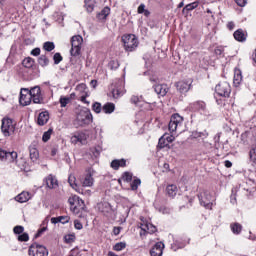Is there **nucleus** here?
<instances>
[{
    "mask_svg": "<svg viewBox=\"0 0 256 256\" xmlns=\"http://www.w3.org/2000/svg\"><path fill=\"white\" fill-rule=\"evenodd\" d=\"M38 63L41 67H47V65H49V58H47L45 55H42L38 58Z\"/></svg>",
    "mask_w": 256,
    "mask_h": 256,
    "instance_id": "473e14b6",
    "label": "nucleus"
},
{
    "mask_svg": "<svg viewBox=\"0 0 256 256\" xmlns=\"http://www.w3.org/2000/svg\"><path fill=\"white\" fill-rule=\"evenodd\" d=\"M205 102L203 101H197L193 104V108L198 110V111H205Z\"/></svg>",
    "mask_w": 256,
    "mask_h": 256,
    "instance_id": "f704fd0d",
    "label": "nucleus"
},
{
    "mask_svg": "<svg viewBox=\"0 0 256 256\" xmlns=\"http://www.w3.org/2000/svg\"><path fill=\"white\" fill-rule=\"evenodd\" d=\"M163 173H169V163H164L163 164Z\"/></svg>",
    "mask_w": 256,
    "mask_h": 256,
    "instance_id": "338daca9",
    "label": "nucleus"
},
{
    "mask_svg": "<svg viewBox=\"0 0 256 256\" xmlns=\"http://www.w3.org/2000/svg\"><path fill=\"white\" fill-rule=\"evenodd\" d=\"M250 159L254 163V167L256 168V148L250 150Z\"/></svg>",
    "mask_w": 256,
    "mask_h": 256,
    "instance_id": "8fccbe9b",
    "label": "nucleus"
},
{
    "mask_svg": "<svg viewBox=\"0 0 256 256\" xmlns=\"http://www.w3.org/2000/svg\"><path fill=\"white\" fill-rule=\"evenodd\" d=\"M112 95L114 99H119V97H122V95H125V88L122 86L120 88L113 89Z\"/></svg>",
    "mask_w": 256,
    "mask_h": 256,
    "instance_id": "393cba45",
    "label": "nucleus"
},
{
    "mask_svg": "<svg viewBox=\"0 0 256 256\" xmlns=\"http://www.w3.org/2000/svg\"><path fill=\"white\" fill-rule=\"evenodd\" d=\"M71 103V97L61 96L60 97V105L61 107H67Z\"/></svg>",
    "mask_w": 256,
    "mask_h": 256,
    "instance_id": "4c0bfd02",
    "label": "nucleus"
},
{
    "mask_svg": "<svg viewBox=\"0 0 256 256\" xmlns=\"http://www.w3.org/2000/svg\"><path fill=\"white\" fill-rule=\"evenodd\" d=\"M43 49H44V51L51 52V51H53V49H55V43L50 42V41L45 42L43 44Z\"/></svg>",
    "mask_w": 256,
    "mask_h": 256,
    "instance_id": "e433bc0d",
    "label": "nucleus"
},
{
    "mask_svg": "<svg viewBox=\"0 0 256 256\" xmlns=\"http://www.w3.org/2000/svg\"><path fill=\"white\" fill-rule=\"evenodd\" d=\"M131 103H133L134 105H137V103H140L141 102V97L139 96H132L131 99H130Z\"/></svg>",
    "mask_w": 256,
    "mask_h": 256,
    "instance_id": "13d9d810",
    "label": "nucleus"
},
{
    "mask_svg": "<svg viewBox=\"0 0 256 256\" xmlns=\"http://www.w3.org/2000/svg\"><path fill=\"white\" fill-rule=\"evenodd\" d=\"M127 247V244L125 242H119L116 243L113 247L114 251H123Z\"/></svg>",
    "mask_w": 256,
    "mask_h": 256,
    "instance_id": "37998d69",
    "label": "nucleus"
},
{
    "mask_svg": "<svg viewBox=\"0 0 256 256\" xmlns=\"http://www.w3.org/2000/svg\"><path fill=\"white\" fill-rule=\"evenodd\" d=\"M29 256H49V250L44 245L33 243L28 250Z\"/></svg>",
    "mask_w": 256,
    "mask_h": 256,
    "instance_id": "39448f33",
    "label": "nucleus"
},
{
    "mask_svg": "<svg viewBox=\"0 0 256 256\" xmlns=\"http://www.w3.org/2000/svg\"><path fill=\"white\" fill-rule=\"evenodd\" d=\"M110 69H119V61L112 60L109 62Z\"/></svg>",
    "mask_w": 256,
    "mask_h": 256,
    "instance_id": "603ef678",
    "label": "nucleus"
},
{
    "mask_svg": "<svg viewBox=\"0 0 256 256\" xmlns=\"http://www.w3.org/2000/svg\"><path fill=\"white\" fill-rule=\"evenodd\" d=\"M139 185H141V179L136 178L131 183V189L132 191H137L139 189Z\"/></svg>",
    "mask_w": 256,
    "mask_h": 256,
    "instance_id": "79ce46f5",
    "label": "nucleus"
},
{
    "mask_svg": "<svg viewBox=\"0 0 256 256\" xmlns=\"http://www.w3.org/2000/svg\"><path fill=\"white\" fill-rule=\"evenodd\" d=\"M163 249H165V244L163 242H157L150 250L151 256H162Z\"/></svg>",
    "mask_w": 256,
    "mask_h": 256,
    "instance_id": "4468645a",
    "label": "nucleus"
},
{
    "mask_svg": "<svg viewBox=\"0 0 256 256\" xmlns=\"http://www.w3.org/2000/svg\"><path fill=\"white\" fill-rule=\"evenodd\" d=\"M197 7H199V3L198 2H193V3H190L188 5H186L184 8H183V11H193V9H197Z\"/></svg>",
    "mask_w": 256,
    "mask_h": 256,
    "instance_id": "58836bf2",
    "label": "nucleus"
},
{
    "mask_svg": "<svg viewBox=\"0 0 256 256\" xmlns=\"http://www.w3.org/2000/svg\"><path fill=\"white\" fill-rule=\"evenodd\" d=\"M30 55H33V57H39V55H41V48H34L30 52Z\"/></svg>",
    "mask_w": 256,
    "mask_h": 256,
    "instance_id": "6e6d98bb",
    "label": "nucleus"
},
{
    "mask_svg": "<svg viewBox=\"0 0 256 256\" xmlns=\"http://www.w3.org/2000/svg\"><path fill=\"white\" fill-rule=\"evenodd\" d=\"M97 207L100 213H103L106 217H111V215H113V208L109 202H100Z\"/></svg>",
    "mask_w": 256,
    "mask_h": 256,
    "instance_id": "ddd939ff",
    "label": "nucleus"
},
{
    "mask_svg": "<svg viewBox=\"0 0 256 256\" xmlns=\"http://www.w3.org/2000/svg\"><path fill=\"white\" fill-rule=\"evenodd\" d=\"M233 35H234V39L236 41H239L240 43H243V41L247 39V34L244 33L242 29L236 30Z\"/></svg>",
    "mask_w": 256,
    "mask_h": 256,
    "instance_id": "aec40b11",
    "label": "nucleus"
},
{
    "mask_svg": "<svg viewBox=\"0 0 256 256\" xmlns=\"http://www.w3.org/2000/svg\"><path fill=\"white\" fill-rule=\"evenodd\" d=\"M168 129L172 135L177 132L183 133V131H185V120L179 114L172 115L168 124Z\"/></svg>",
    "mask_w": 256,
    "mask_h": 256,
    "instance_id": "f257e3e1",
    "label": "nucleus"
},
{
    "mask_svg": "<svg viewBox=\"0 0 256 256\" xmlns=\"http://www.w3.org/2000/svg\"><path fill=\"white\" fill-rule=\"evenodd\" d=\"M215 92L220 97H229L231 95V85L229 82H220L218 85H216Z\"/></svg>",
    "mask_w": 256,
    "mask_h": 256,
    "instance_id": "0eeeda50",
    "label": "nucleus"
},
{
    "mask_svg": "<svg viewBox=\"0 0 256 256\" xmlns=\"http://www.w3.org/2000/svg\"><path fill=\"white\" fill-rule=\"evenodd\" d=\"M53 59H54L55 65H59V63H61V61H63V56H61L60 53H55L53 56Z\"/></svg>",
    "mask_w": 256,
    "mask_h": 256,
    "instance_id": "49530a36",
    "label": "nucleus"
},
{
    "mask_svg": "<svg viewBox=\"0 0 256 256\" xmlns=\"http://www.w3.org/2000/svg\"><path fill=\"white\" fill-rule=\"evenodd\" d=\"M92 109L95 113H101V111H103V107H101V103L99 102H95L93 105H92Z\"/></svg>",
    "mask_w": 256,
    "mask_h": 256,
    "instance_id": "a18cd8bd",
    "label": "nucleus"
},
{
    "mask_svg": "<svg viewBox=\"0 0 256 256\" xmlns=\"http://www.w3.org/2000/svg\"><path fill=\"white\" fill-rule=\"evenodd\" d=\"M121 39L123 47L128 53L135 51L139 47V39L134 34H124Z\"/></svg>",
    "mask_w": 256,
    "mask_h": 256,
    "instance_id": "f03ea898",
    "label": "nucleus"
},
{
    "mask_svg": "<svg viewBox=\"0 0 256 256\" xmlns=\"http://www.w3.org/2000/svg\"><path fill=\"white\" fill-rule=\"evenodd\" d=\"M59 219L62 225H65V223H69V221H71V217L69 216H59Z\"/></svg>",
    "mask_w": 256,
    "mask_h": 256,
    "instance_id": "5fc2aeb1",
    "label": "nucleus"
},
{
    "mask_svg": "<svg viewBox=\"0 0 256 256\" xmlns=\"http://www.w3.org/2000/svg\"><path fill=\"white\" fill-rule=\"evenodd\" d=\"M75 181H76L75 176L70 175L68 177V183H69L70 187H72V189H75V191H77V189H79V186H77V183Z\"/></svg>",
    "mask_w": 256,
    "mask_h": 256,
    "instance_id": "72a5a7b5",
    "label": "nucleus"
},
{
    "mask_svg": "<svg viewBox=\"0 0 256 256\" xmlns=\"http://www.w3.org/2000/svg\"><path fill=\"white\" fill-rule=\"evenodd\" d=\"M4 161H7L8 163H15V161H17V152H7Z\"/></svg>",
    "mask_w": 256,
    "mask_h": 256,
    "instance_id": "c85d7f7f",
    "label": "nucleus"
},
{
    "mask_svg": "<svg viewBox=\"0 0 256 256\" xmlns=\"http://www.w3.org/2000/svg\"><path fill=\"white\" fill-rule=\"evenodd\" d=\"M231 227V231L235 234V235H239V233H241L243 226H241V224L239 223H233L230 225Z\"/></svg>",
    "mask_w": 256,
    "mask_h": 256,
    "instance_id": "2f4dec72",
    "label": "nucleus"
},
{
    "mask_svg": "<svg viewBox=\"0 0 256 256\" xmlns=\"http://www.w3.org/2000/svg\"><path fill=\"white\" fill-rule=\"evenodd\" d=\"M1 131L4 137H11L15 133V122L10 118H3Z\"/></svg>",
    "mask_w": 256,
    "mask_h": 256,
    "instance_id": "20e7f679",
    "label": "nucleus"
},
{
    "mask_svg": "<svg viewBox=\"0 0 256 256\" xmlns=\"http://www.w3.org/2000/svg\"><path fill=\"white\" fill-rule=\"evenodd\" d=\"M85 209V201L79 198V201L76 202V205L73 207L74 213H79V211H83Z\"/></svg>",
    "mask_w": 256,
    "mask_h": 256,
    "instance_id": "a878e982",
    "label": "nucleus"
},
{
    "mask_svg": "<svg viewBox=\"0 0 256 256\" xmlns=\"http://www.w3.org/2000/svg\"><path fill=\"white\" fill-rule=\"evenodd\" d=\"M76 191H78L81 195H85L86 197H91L92 195V192L90 189L78 188Z\"/></svg>",
    "mask_w": 256,
    "mask_h": 256,
    "instance_id": "c03bdc74",
    "label": "nucleus"
},
{
    "mask_svg": "<svg viewBox=\"0 0 256 256\" xmlns=\"http://www.w3.org/2000/svg\"><path fill=\"white\" fill-rule=\"evenodd\" d=\"M111 14V8L104 7L100 13H98V19H107L109 15Z\"/></svg>",
    "mask_w": 256,
    "mask_h": 256,
    "instance_id": "bb28decb",
    "label": "nucleus"
},
{
    "mask_svg": "<svg viewBox=\"0 0 256 256\" xmlns=\"http://www.w3.org/2000/svg\"><path fill=\"white\" fill-rule=\"evenodd\" d=\"M87 139H89V135H87L85 132H75L70 141L74 145H77V143L85 145L87 143Z\"/></svg>",
    "mask_w": 256,
    "mask_h": 256,
    "instance_id": "1a4fd4ad",
    "label": "nucleus"
},
{
    "mask_svg": "<svg viewBox=\"0 0 256 256\" xmlns=\"http://www.w3.org/2000/svg\"><path fill=\"white\" fill-rule=\"evenodd\" d=\"M74 227H75V229H77L78 231H81V229H83V224H82L79 220H75V221H74Z\"/></svg>",
    "mask_w": 256,
    "mask_h": 256,
    "instance_id": "bf43d9fd",
    "label": "nucleus"
},
{
    "mask_svg": "<svg viewBox=\"0 0 256 256\" xmlns=\"http://www.w3.org/2000/svg\"><path fill=\"white\" fill-rule=\"evenodd\" d=\"M86 7V11L88 13H93V9H95V4L91 3V4H85Z\"/></svg>",
    "mask_w": 256,
    "mask_h": 256,
    "instance_id": "052dcab7",
    "label": "nucleus"
},
{
    "mask_svg": "<svg viewBox=\"0 0 256 256\" xmlns=\"http://www.w3.org/2000/svg\"><path fill=\"white\" fill-rule=\"evenodd\" d=\"M77 201H79V196H77V195L71 196L68 199V203L70 204L71 209H73V207H75L77 205Z\"/></svg>",
    "mask_w": 256,
    "mask_h": 256,
    "instance_id": "ea45409f",
    "label": "nucleus"
},
{
    "mask_svg": "<svg viewBox=\"0 0 256 256\" xmlns=\"http://www.w3.org/2000/svg\"><path fill=\"white\" fill-rule=\"evenodd\" d=\"M198 199L200 204L205 207V209H212L213 202H211V194L207 191H202L198 194Z\"/></svg>",
    "mask_w": 256,
    "mask_h": 256,
    "instance_id": "6e6552de",
    "label": "nucleus"
},
{
    "mask_svg": "<svg viewBox=\"0 0 256 256\" xmlns=\"http://www.w3.org/2000/svg\"><path fill=\"white\" fill-rule=\"evenodd\" d=\"M192 83H193L192 79L181 80L176 83V88L180 93H187L189 89H191Z\"/></svg>",
    "mask_w": 256,
    "mask_h": 256,
    "instance_id": "f8f14e48",
    "label": "nucleus"
},
{
    "mask_svg": "<svg viewBox=\"0 0 256 256\" xmlns=\"http://www.w3.org/2000/svg\"><path fill=\"white\" fill-rule=\"evenodd\" d=\"M82 187H93L95 183V179L93 178V174L87 173L84 178L81 180Z\"/></svg>",
    "mask_w": 256,
    "mask_h": 256,
    "instance_id": "dca6fc26",
    "label": "nucleus"
},
{
    "mask_svg": "<svg viewBox=\"0 0 256 256\" xmlns=\"http://www.w3.org/2000/svg\"><path fill=\"white\" fill-rule=\"evenodd\" d=\"M235 3H237L239 7H245V5H247V0H235Z\"/></svg>",
    "mask_w": 256,
    "mask_h": 256,
    "instance_id": "0e129e2a",
    "label": "nucleus"
},
{
    "mask_svg": "<svg viewBox=\"0 0 256 256\" xmlns=\"http://www.w3.org/2000/svg\"><path fill=\"white\" fill-rule=\"evenodd\" d=\"M22 65L26 69H31V67H33V65H35V60L31 57H27L22 61Z\"/></svg>",
    "mask_w": 256,
    "mask_h": 256,
    "instance_id": "7c9ffc66",
    "label": "nucleus"
},
{
    "mask_svg": "<svg viewBox=\"0 0 256 256\" xmlns=\"http://www.w3.org/2000/svg\"><path fill=\"white\" fill-rule=\"evenodd\" d=\"M241 81H243V74L239 68H235L233 80L235 87H239V85H241Z\"/></svg>",
    "mask_w": 256,
    "mask_h": 256,
    "instance_id": "f3484780",
    "label": "nucleus"
},
{
    "mask_svg": "<svg viewBox=\"0 0 256 256\" xmlns=\"http://www.w3.org/2000/svg\"><path fill=\"white\" fill-rule=\"evenodd\" d=\"M178 191L179 190L177 189V186L174 184L168 185L166 187V193H167L168 197H172V198L175 197L177 195Z\"/></svg>",
    "mask_w": 256,
    "mask_h": 256,
    "instance_id": "b1692460",
    "label": "nucleus"
},
{
    "mask_svg": "<svg viewBox=\"0 0 256 256\" xmlns=\"http://www.w3.org/2000/svg\"><path fill=\"white\" fill-rule=\"evenodd\" d=\"M29 151H30L31 161H33V162L37 161V159H39V150H37V148H35V147H30Z\"/></svg>",
    "mask_w": 256,
    "mask_h": 256,
    "instance_id": "c756f323",
    "label": "nucleus"
},
{
    "mask_svg": "<svg viewBox=\"0 0 256 256\" xmlns=\"http://www.w3.org/2000/svg\"><path fill=\"white\" fill-rule=\"evenodd\" d=\"M7 151L0 149V161H5L6 157H7Z\"/></svg>",
    "mask_w": 256,
    "mask_h": 256,
    "instance_id": "680f3d73",
    "label": "nucleus"
},
{
    "mask_svg": "<svg viewBox=\"0 0 256 256\" xmlns=\"http://www.w3.org/2000/svg\"><path fill=\"white\" fill-rule=\"evenodd\" d=\"M145 11H146L145 4H140L138 7V13L143 14V12H145Z\"/></svg>",
    "mask_w": 256,
    "mask_h": 256,
    "instance_id": "69168bd1",
    "label": "nucleus"
},
{
    "mask_svg": "<svg viewBox=\"0 0 256 256\" xmlns=\"http://www.w3.org/2000/svg\"><path fill=\"white\" fill-rule=\"evenodd\" d=\"M13 231L16 235H21V233L25 231V228L23 226H16L14 227Z\"/></svg>",
    "mask_w": 256,
    "mask_h": 256,
    "instance_id": "864d4df0",
    "label": "nucleus"
},
{
    "mask_svg": "<svg viewBox=\"0 0 256 256\" xmlns=\"http://www.w3.org/2000/svg\"><path fill=\"white\" fill-rule=\"evenodd\" d=\"M82 45L83 37L81 35H75L71 38L70 54L72 57H79V55H81Z\"/></svg>",
    "mask_w": 256,
    "mask_h": 256,
    "instance_id": "7ed1b4c3",
    "label": "nucleus"
},
{
    "mask_svg": "<svg viewBox=\"0 0 256 256\" xmlns=\"http://www.w3.org/2000/svg\"><path fill=\"white\" fill-rule=\"evenodd\" d=\"M45 183L48 189H57L59 187V182L57 181V178L52 174L46 177Z\"/></svg>",
    "mask_w": 256,
    "mask_h": 256,
    "instance_id": "2eb2a0df",
    "label": "nucleus"
},
{
    "mask_svg": "<svg viewBox=\"0 0 256 256\" xmlns=\"http://www.w3.org/2000/svg\"><path fill=\"white\" fill-rule=\"evenodd\" d=\"M29 199H31V194L29 192H25V191L18 194L15 197V200L18 201V203H27V201H29Z\"/></svg>",
    "mask_w": 256,
    "mask_h": 256,
    "instance_id": "6ab92c4d",
    "label": "nucleus"
},
{
    "mask_svg": "<svg viewBox=\"0 0 256 256\" xmlns=\"http://www.w3.org/2000/svg\"><path fill=\"white\" fill-rule=\"evenodd\" d=\"M33 98L31 97V94H29V89L23 88L20 91V98L19 103L20 105H23V107H26L27 105H31V101Z\"/></svg>",
    "mask_w": 256,
    "mask_h": 256,
    "instance_id": "9d476101",
    "label": "nucleus"
},
{
    "mask_svg": "<svg viewBox=\"0 0 256 256\" xmlns=\"http://www.w3.org/2000/svg\"><path fill=\"white\" fill-rule=\"evenodd\" d=\"M45 231H47V226L40 228L38 230V232L36 233V237H41V235H43V233H45Z\"/></svg>",
    "mask_w": 256,
    "mask_h": 256,
    "instance_id": "e2e57ef3",
    "label": "nucleus"
},
{
    "mask_svg": "<svg viewBox=\"0 0 256 256\" xmlns=\"http://www.w3.org/2000/svg\"><path fill=\"white\" fill-rule=\"evenodd\" d=\"M102 111L106 114H111L113 113V111H115V104L113 103H106L103 107H102Z\"/></svg>",
    "mask_w": 256,
    "mask_h": 256,
    "instance_id": "cd10ccee",
    "label": "nucleus"
},
{
    "mask_svg": "<svg viewBox=\"0 0 256 256\" xmlns=\"http://www.w3.org/2000/svg\"><path fill=\"white\" fill-rule=\"evenodd\" d=\"M91 121H93V115H91V112L82 110L78 113L75 123L78 127H85V125H89Z\"/></svg>",
    "mask_w": 256,
    "mask_h": 256,
    "instance_id": "423d86ee",
    "label": "nucleus"
},
{
    "mask_svg": "<svg viewBox=\"0 0 256 256\" xmlns=\"http://www.w3.org/2000/svg\"><path fill=\"white\" fill-rule=\"evenodd\" d=\"M154 91L160 97H165L167 95V85L165 84H157L154 86Z\"/></svg>",
    "mask_w": 256,
    "mask_h": 256,
    "instance_id": "a211bd4d",
    "label": "nucleus"
},
{
    "mask_svg": "<svg viewBox=\"0 0 256 256\" xmlns=\"http://www.w3.org/2000/svg\"><path fill=\"white\" fill-rule=\"evenodd\" d=\"M165 135V139H166V142L168 143H173L175 141V136H173V134L171 135H167V134H164Z\"/></svg>",
    "mask_w": 256,
    "mask_h": 256,
    "instance_id": "4d7b16f0",
    "label": "nucleus"
},
{
    "mask_svg": "<svg viewBox=\"0 0 256 256\" xmlns=\"http://www.w3.org/2000/svg\"><path fill=\"white\" fill-rule=\"evenodd\" d=\"M49 121V112L44 111L41 112L38 116V125H46V123Z\"/></svg>",
    "mask_w": 256,
    "mask_h": 256,
    "instance_id": "412c9836",
    "label": "nucleus"
},
{
    "mask_svg": "<svg viewBox=\"0 0 256 256\" xmlns=\"http://www.w3.org/2000/svg\"><path fill=\"white\" fill-rule=\"evenodd\" d=\"M142 231H145L147 233H156L157 232V227L151 223H145L141 225Z\"/></svg>",
    "mask_w": 256,
    "mask_h": 256,
    "instance_id": "5701e85b",
    "label": "nucleus"
},
{
    "mask_svg": "<svg viewBox=\"0 0 256 256\" xmlns=\"http://www.w3.org/2000/svg\"><path fill=\"white\" fill-rule=\"evenodd\" d=\"M65 243H73L75 241V235L74 234H67L64 236Z\"/></svg>",
    "mask_w": 256,
    "mask_h": 256,
    "instance_id": "de8ad7c7",
    "label": "nucleus"
},
{
    "mask_svg": "<svg viewBox=\"0 0 256 256\" xmlns=\"http://www.w3.org/2000/svg\"><path fill=\"white\" fill-rule=\"evenodd\" d=\"M51 223H53V225H57V223H60V218L59 217L51 218Z\"/></svg>",
    "mask_w": 256,
    "mask_h": 256,
    "instance_id": "774afa93",
    "label": "nucleus"
},
{
    "mask_svg": "<svg viewBox=\"0 0 256 256\" xmlns=\"http://www.w3.org/2000/svg\"><path fill=\"white\" fill-rule=\"evenodd\" d=\"M52 133H53V129H49L48 131L44 132V134L42 136V141L44 143H47V141H49V139H51Z\"/></svg>",
    "mask_w": 256,
    "mask_h": 256,
    "instance_id": "a19ab883",
    "label": "nucleus"
},
{
    "mask_svg": "<svg viewBox=\"0 0 256 256\" xmlns=\"http://www.w3.org/2000/svg\"><path fill=\"white\" fill-rule=\"evenodd\" d=\"M123 181H126L127 183H129V181H131L133 179V174L129 173V172H125L122 176Z\"/></svg>",
    "mask_w": 256,
    "mask_h": 256,
    "instance_id": "09e8293b",
    "label": "nucleus"
},
{
    "mask_svg": "<svg viewBox=\"0 0 256 256\" xmlns=\"http://www.w3.org/2000/svg\"><path fill=\"white\" fill-rule=\"evenodd\" d=\"M18 241H21V242L29 241V234H27V233L20 234L18 236Z\"/></svg>",
    "mask_w": 256,
    "mask_h": 256,
    "instance_id": "3c124183",
    "label": "nucleus"
},
{
    "mask_svg": "<svg viewBox=\"0 0 256 256\" xmlns=\"http://www.w3.org/2000/svg\"><path fill=\"white\" fill-rule=\"evenodd\" d=\"M30 97L33 103H43V97L41 96V88L39 86L33 87L29 90Z\"/></svg>",
    "mask_w": 256,
    "mask_h": 256,
    "instance_id": "9b49d317",
    "label": "nucleus"
},
{
    "mask_svg": "<svg viewBox=\"0 0 256 256\" xmlns=\"http://www.w3.org/2000/svg\"><path fill=\"white\" fill-rule=\"evenodd\" d=\"M125 165H127V161L125 159L113 160L111 162V167L114 171H117L119 167H125Z\"/></svg>",
    "mask_w": 256,
    "mask_h": 256,
    "instance_id": "4be33fe9",
    "label": "nucleus"
},
{
    "mask_svg": "<svg viewBox=\"0 0 256 256\" xmlns=\"http://www.w3.org/2000/svg\"><path fill=\"white\" fill-rule=\"evenodd\" d=\"M165 147H169V144L165 139V135H163L158 141V149H165Z\"/></svg>",
    "mask_w": 256,
    "mask_h": 256,
    "instance_id": "c9c22d12",
    "label": "nucleus"
}]
</instances>
